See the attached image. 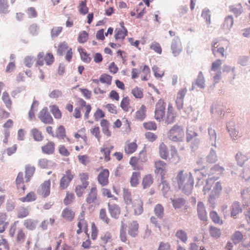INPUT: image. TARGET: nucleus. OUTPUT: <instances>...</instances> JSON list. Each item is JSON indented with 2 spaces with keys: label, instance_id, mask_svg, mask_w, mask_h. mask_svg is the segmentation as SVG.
<instances>
[{
  "label": "nucleus",
  "instance_id": "obj_1",
  "mask_svg": "<svg viewBox=\"0 0 250 250\" xmlns=\"http://www.w3.org/2000/svg\"><path fill=\"white\" fill-rule=\"evenodd\" d=\"M175 181L179 189L185 193H190L194 186V178L191 172L181 169L177 173Z\"/></svg>",
  "mask_w": 250,
  "mask_h": 250
},
{
  "label": "nucleus",
  "instance_id": "obj_2",
  "mask_svg": "<svg viewBox=\"0 0 250 250\" xmlns=\"http://www.w3.org/2000/svg\"><path fill=\"white\" fill-rule=\"evenodd\" d=\"M123 200L127 210L129 208V206L131 205V208L134 215H140L143 212L144 208L142 200L139 197L133 200L131 192L129 189L123 188Z\"/></svg>",
  "mask_w": 250,
  "mask_h": 250
},
{
  "label": "nucleus",
  "instance_id": "obj_3",
  "mask_svg": "<svg viewBox=\"0 0 250 250\" xmlns=\"http://www.w3.org/2000/svg\"><path fill=\"white\" fill-rule=\"evenodd\" d=\"M167 137L172 142H181L185 138V131L183 126L174 125L167 132Z\"/></svg>",
  "mask_w": 250,
  "mask_h": 250
},
{
  "label": "nucleus",
  "instance_id": "obj_4",
  "mask_svg": "<svg viewBox=\"0 0 250 250\" xmlns=\"http://www.w3.org/2000/svg\"><path fill=\"white\" fill-rule=\"evenodd\" d=\"M212 188L210 194L212 196H218L222 190L221 183L220 182H214V180L209 178L207 180L206 184L203 188V192L205 195L208 193Z\"/></svg>",
  "mask_w": 250,
  "mask_h": 250
},
{
  "label": "nucleus",
  "instance_id": "obj_5",
  "mask_svg": "<svg viewBox=\"0 0 250 250\" xmlns=\"http://www.w3.org/2000/svg\"><path fill=\"white\" fill-rule=\"evenodd\" d=\"M18 223L19 221H16L11 226L9 229V235L11 237H13L15 235L17 243L22 244L25 240L26 235L23 229L17 226Z\"/></svg>",
  "mask_w": 250,
  "mask_h": 250
},
{
  "label": "nucleus",
  "instance_id": "obj_6",
  "mask_svg": "<svg viewBox=\"0 0 250 250\" xmlns=\"http://www.w3.org/2000/svg\"><path fill=\"white\" fill-rule=\"evenodd\" d=\"M166 109V103L163 99L158 101L155 105L154 118L159 122L164 121Z\"/></svg>",
  "mask_w": 250,
  "mask_h": 250
},
{
  "label": "nucleus",
  "instance_id": "obj_7",
  "mask_svg": "<svg viewBox=\"0 0 250 250\" xmlns=\"http://www.w3.org/2000/svg\"><path fill=\"white\" fill-rule=\"evenodd\" d=\"M54 61V57L52 53H47L44 56L43 52H39L37 57L36 65L42 66L44 62L47 65H51Z\"/></svg>",
  "mask_w": 250,
  "mask_h": 250
},
{
  "label": "nucleus",
  "instance_id": "obj_8",
  "mask_svg": "<svg viewBox=\"0 0 250 250\" xmlns=\"http://www.w3.org/2000/svg\"><path fill=\"white\" fill-rule=\"evenodd\" d=\"M85 202L92 207L94 205H99V200L98 193V189L96 187H92L89 190L85 198Z\"/></svg>",
  "mask_w": 250,
  "mask_h": 250
},
{
  "label": "nucleus",
  "instance_id": "obj_9",
  "mask_svg": "<svg viewBox=\"0 0 250 250\" xmlns=\"http://www.w3.org/2000/svg\"><path fill=\"white\" fill-rule=\"evenodd\" d=\"M66 52L65 58L67 62H70L72 58L73 52L72 48L69 47L65 42H61L59 44L57 53L60 56H62L64 52Z\"/></svg>",
  "mask_w": 250,
  "mask_h": 250
},
{
  "label": "nucleus",
  "instance_id": "obj_10",
  "mask_svg": "<svg viewBox=\"0 0 250 250\" xmlns=\"http://www.w3.org/2000/svg\"><path fill=\"white\" fill-rule=\"evenodd\" d=\"M74 177L73 172L68 169L65 172L60 181V187L62 189H66L69 185L70 182Z\"/></svg>",
  "mask_w": 250,
  "mask_h": 250
},
{
  "label": "nucleus",
  "instance_id": "obj_11",
  "mask_svg": "<svg viewBox=\"0 0 250 250\" xmlns=\"http://www.w3.org/2000/svg\"><path fill=\"white\" fill-rule=\"evenodd\" d=\"M188 92L186 87L181 88L177 92L175 104L178 110H181L184 107V99Z\"/></svg>",
  "mask_w": 250,
  "mask_h": 250
},
{
  "label": "nucleus",
  "instance_id": "obj_12",
  "mask_svg": "<svg viewBox=\"0 0 250 250\" xmlns=\"http://www.w3.org/2000/svg\"><path fill=\"white\" fill-rule=\"evenodd\" d=\"M177 116V112L172 104L169 103L167 107V113L164 121L166 124H171L175 121Z\"/></svg>",
  "mask_w": 250,
  "mask_h": 250
},
{
  "label": "nucleus",
  "instance_id": "obj_13",
  "mask_svg": "<svg viewBox=\"0 0 250 250\" xmlns=\"http://www.w3.org/2000/svg\"><path fill=\"white\" fill-rule=\"evenodd\" d=\"M51 181L50 180L45 181L37 189V193L43 198L48 197L50 193Z\"/></svg>",
  "mask_w": 250,
  "mask_h": 250
},
{
  "label": "nucleus",
  "instance_id": "obj_14",
  "mask_svg": "<svg viewBox=\"0 0 250 250\" xmlns=\"http://www.w3.org/2000/svg\"><path fill=\"white\" fill-rule=\"evenodd\" d=\"M167 164L162 160H157L154 162V173L160 174L162 179L165 178L167 172Z\"/></svg>",
  "mask_w": 250,
  "mask_h": 250
},
{
  "label": "nucleus",
  "instance_id": "obj_15",
  "mask_svg": "<svg viewBox=\"0 0 250 250\" xmlns=\"http://www.w3.org/2000/svg\"><path fill=\"white\" fill-rule=\"evenodd\" d=\"M109 172L107 169H102L97 176L98 183L102 186H106L109 183Z\"/></svg>",
  "mask_w": 250,
  "mask_h": 250
},
{
  "label": "nucleus",
  "instance_id": "obj_16",
  "mask_svg": "<svg viewBox=\"0 0 250 250\" xmlns=\"http://www.w3.org/2000/svg\"><path fill=\"white\" fill-rule=\"evenodd\" d=\"M138 146L137 141L135 140L133 142L127 140L125 144L124 151L127 155H130L135 152L138 148Z\"/></svg>",
  "mask_w": 250,
  "mask_h": 250
},
{
  "label": "nucleus",
  "instance_id": "obj_17",
  "mask_svg": "<svg viewBox=\"0 0 250 250\" xmlns=\"http://www.w3.org/2000/svg\"><path fill=\"white\" fill-rule=\"evenodd\" d=\"M38 117L44 124H50L53 123V119L46 107L43 108L40 112Z\"/></svg>",
  "mask_w": 250,
  "mask_h": 250
},
{
  "label": "nucleus",
  "instance_id": "obj_18",
  "mask_svg": "<svg viewBox=\"0 0 250 250\" xmlns=\"http://www.w3.org/2000/svg\"><path fill=\"white\" fill-rule=\"evenodd\" d=\"M108 210L112 218L118 219L121 213V209L116 204H107Z\"/></svg>",
  "mask_w": 250,
  "mask_h": 250
},
{
  "label": "nucleus",
  "instance_id": "obj_19",
  "mask_svg": "<svg viewBox=\"0 0 250 250\" xmlns=\"http://www.w3.org/2000/svg\"><path fill=\"white\" fill-rule=\"evenodd\" d=\"M181 159L178 150L175 147L171 146L170 149V155L168 156L167 160L174 165H176L180 162Z\"/></svg>",
  "mask_w": 250,
  "mask_h": 250
},
{
  "label": "nucleus",
  "instance_id": "obj_20",
  "mask_svg": "<svg viewBox=\"0 0 250 250\" xmlns=\"http://www.w3.org/2000/svg\"><path fill=\"white\" fill-rule=\"evenodd\" d=\"M139 225L137 221L134 220L129 222L127 225L128 234L132 237H136L139 232Z\"/></svg>",
  "mask_w": 250,
  "mask_h": 250
},
{
  "label": "nucleus",
  "instance_id": "obj_21",
  "mask_svg": "<svg viewBox=\"0 0 250 250\" xmlns=\"http://www.w3.org/2000/svg\"><path fill=\"white\" fill-rule=\"evenodd\" d=\"M222 45L223 44L222 42L218 40H215L212 42L211 44V50L214 55L215 52H217L221 54L222 57H225V49Z\"/></svg>",
  "mask_w": 250,
  "mask_h": 250
},
{
  "label": "nucleus",
  "instance_id": "obj_22",
  "mask_svg": "<svg viewBox=\"0 0 250 250\" xmlns=\"http://www.w3.org/2000/svg\"><path fill=\"white\" fill-rule=\"evenodd\" d=\"M197 211L198 217L203 221L207 220V213L205 206L202 202H199L197 204Z\"/></svg>",
  "mask_w": 250,
  "mask_h": 250
},
{
  "label": "nucleus",
  "instance_id": "obj_23",
  "mask_svg": "<svg viewBox=\"0 0 250 250\" xmlns=\"http://www.w3.org/2000/svg\"><path fill=\"white\" fill-rule=\"evenodd\" d=\"M242 208L238 202H234L230 207V216L234 219L237 217V215L241 213Z\"/></svg>",
  "mask_w": 250,
  "mask_h": 250
},
{
  "label": "nucleus",
  "instance_id": "obj_24",
  "mask_svg": "<svg viewBox=\"0 0 250 250\" xmlns=\"http://www.w3.org/2000/svg\"><path fill=\"white\" fill-rule=\"evenodd\" d=\"M171 49L174 56H178L182 50L181 41L179 40H173L171 43Z\"/></svg>",
  "mask_w": 250,
  "mask_h": 250
},
{
  "label": "nucleus",
  "instance_id": "obj_25",
  "mask_svg": "<svg viewBox=\"0 0 250 250\" xmlns=\"http://www.w3.org/2000/svg\"><path fill=\"white\" fill-rule=\"evenodd\" d=\"M147 108L145 104H142L135 113V118L138 121H143L146 116Z\"/></svg>",
  "mask_w": 250,
  "mask_h": 250
},
{
  "label": "nucleus",
  "instance_id": "obj_26",
  "mask_svg": "<svg viewBox=\"0 0 250 250\" xmlns=\"http://www.w3.org/2000/svg\"><path fill=\"white\" fill-rule=\"evenodd\" d=\"M41 149L44 154H52L55 152V144L53 142L49 141L47 143L42 146Z\"/></svg>",
  "mask_w": 250,
  "mask_h": 250
},
{
  "label": "nucleus",
  "instance_id": "obj_27",
  "mask_svg": "<svg viewBox=\"0 0 250 250\" xmlns=\"http://www.w3.org/2000/svg\"><path fill=\"white\" fill-rule=\"evenodd\" d=\"M128 31L126 28H116L114 38L116 41H123L127 35Z\"/></svg>",
  "mask_w": 250,
  "mask_h": 250
},
{
  "label": "nucleus",
  "instance_id": "obj_28",
  "mask_svg": "<svg viewBox=\"0 0 250 250\" xmlns=\"http://www.w3.org/2000/svg\"><path fill=\"white\" fill-rule=\"evenodd\" d=\"M7 220V215L6 213L0 212V233H3L7 228L9 224Z\"/></svg>",
  "mask_w": 250,
  "mask_h": 250
},
{
  "label": "nucleus",
  "instance_id": "obj_29",
  "mask_svg": "<svg viewBox=\"0 0 250 250\" xmlns=\"http://www.w3.org/2000/svg\"><path fill=\"white\" fill-rule=\"evenodd\" d=\"M36 170L35 167L31 165L27 164L25 166V175L26 182L30 181L31 178L33 176Z\"/></svg>",
  "mask_w": 250,
  "mask_h": 250
},
{
  "label": "nucleus",
  "instance_id": "obj_30",
  "mask_svg": "<svg viewBox=\"0 0 250 250\" xmlns=\"http://www.w3.org/2000/svg\"><path fill=\"white\" fill-rule=\"evenodd\" d=\"M129 165L132 167L133 170H141L143 169V166L140 163L136 156H132L129 162Z\"/></svg>",
  "mask_w": 250,
  "mask_h": 250
},
{
  "label": "nucleus",
  "instance_id": "obj_31",
  "mask_svg": "<svg viewBox=\"0 0 250 250\" xmlns=\"http://www.w3.org/2000/svg\"><path fill=\"white\" fill-rule=\"evenodd\" d=\"M159 153L160 157L165 160H167L168 156V150L167 147L162 142L160 144L159 146Z\"/></svg>",
  "mask_w": 250,
  "mask_h": 250
},
{
  "label": "nucleus",
  "instance_id": "obj_32",
  "mask_svg": "<svg viewBox=\"0 0 250 250\" xmlns=\"http://www.w3.org/2000/svg\"><path fill=\"white\" fill-rule=\"evenodd\" d=\"M75 215V212L69 208H65L62 212V217L68 221H72Z\"/></svg>",
  "mask_w": 250,
  "mask_h": 250
},
{
  "label": "nucleus",
  "instance_id": "obj_33",
  "mask_svg": "<svg viewBox=\"0 0 250 250\" xmlns=\"http://www.w3.org/2000/svg\"><path fill=\"white\" fill-rule=\"evenodd\" d=\"M23 183L24 181L23 173L22 172H19L16 179V184L17 185L18 189L19 190L20 188L22 190V194L24 193V190L25 189V187Z\"/></svg>",
  "mask_w": 250,
  "mask_h": 250
},
{
  "label": "nucleus",
  "instance_id": "obj_34",
  "mask_svg": "<svg viewBox=\"0 0 250 250\" xmlns=\"http://www.w3.org/2000/svg\"><path fill=\"white\" fill-rule=\"evenodd\" d=\"M153 182V176L148 174L144 176L142 179V185L144 189L149 188Z\"/></svg>",
  "mask_w": 250,
  "mask_h": 250
},
{
  "label": "nucleus",
  "instance_id": "obj_35",
  "mask_svg": "<svg viewBox=\"0 0 250 250\" xmlns=\"http://www.w3.org/2000/svg\"><path fill=\"white\" fill-rule=\"evenodd\" d=\"M79 107L81 109L84 108V116L86 119L88 118V115L91 110V107L89 104H86V102L82 99L78 101Z\"/></svg>",
  "mask_w": 250,
  "mask_h": 250
},
{
  "label": "nucleus",
  "instance_id": "obj_36",
  "mask_svg": "<svg viewBox=\"0 0 250 250\" xmlns=\"http://www.w3.org/2000/svg\"><path fill=\"white\" fill-rule=\"evenodd\" d=\"M99 217V219L106 225H109L111 222V220L108 217L105 208H102L100 209Z\"/></svg>",
  "mask_w": 250,
  "mask_h": 250
},
{
  "label": "nucleus",
  "instance_id": "obj_37",
  "mask_svg": "<svg viewBox=\"0 0 250 250\" xmlns=\"http://www.w3.org/2000/svg\"><path fill=\"white\" fill-rule=\"evenodd\" d=\"M36 199L37 195L34 191H30L26 196L19 198V200L23 203L34 202Z\"/></svg>",
  "mask_w": 250,
  "mask_h": 250
},
{
  "label": "nucleus",
  "instance_id": "obj_38",
  "mask_svg": "<svg viewBox=\"0 0 250 250\" xmlns=\"http://www.w3.org/2000/svg\"><path fill=\"white\" fill-rule=\"evenodd\" d=\"M29 214V208L28 207L22 206L20 207L17 210V217L19 218H23Z\"/></svg>",
  "mask_w": 250,
  "mask_h": 250
},
{
  "label": "nucleus",
  "instance_id": "obj_39",
  "mask_svg": "<svg viewBox=\"0 0 250 250\" xmlns=\"http://www.w3.org/2000/svg\"><path fill=\"white\" fill-rule=\"evenodd\" d=\"M120 107L125 112L129 111L130 106V100L128 96L124 97L120 103Z\"/></svg>",
  "mask_w": 250,
  "mask_h": 250
},
{
  "label": "nucleus",
  "instance_id": "obj_40",
  "mask_svg": "<svg viewBox=\"0 0 250 250\" xmlns=\"http://www.w3.org/2000/svg\"><path fill=\"white\" fill-rule=\"evenodd\" d=\"M224 169L223 167H221L218 165H215L210 170V174L212 175H216L217 176L214 177V180H216L219 178V176L221 175Z\"/></svg>",
  "mask_w": 250,
  "mask_h": 250
},
{
  "label": "nucleus",
  "instance_id": "obj_41",
  "mask_svg": "<svg viewBox=\"0 0 250 250\" xmlns=\"http://www.w3.org/2000/svg\"><path fill=\"white\" fill-rule=\"evenodd\" d=\"M131 93L135 98L137 99H141L144 97L143 89L137 86L131 89Z\"/></svg>",
  "mask_w": 250,
  "mask_h": 250
},
{
  "label": "nucleus",
  "instance_id": "obj_42",
  "mask_svg": "<svg viewBox=\"0 0 250 250\" xmlns=\"http://www.w3.org/2000/svg\"><path fill=\"white\" fill-rule=\"evenodd\" d=\"M9 5L7 0H0V14H8L10 12Z\"/></svg>",
  "mask_w": 250,
  "mask_h": 250
},
{
  "label": "nucleus",
  "instance_id": "obj_43",
  "mask_svg": "<svg viewBox=\"0 0 250 250\" xmlns=\"http://www.w3.org/2000/svg\"><path fill=\"white\" fill-rule=\"evenodd\" d=\"M141 173L139 171L133 172L130 178V184L133 187H136L139 184Z\"/></svg>",
  "mask_w": 250,
  "mask_h": 250
},
{
  "label": "nucleus",
  "instance_id": "obj_44",
  "mask_svg": "<svg viewBox=\"0 0 250 250\" xmlns=\"http://www.w3.org/2000/svg\"><path fill=\"white\" fill-rule=\"evenodd\" d=\"M37 223L38 221L37 220H34L32 219H27L24 221L23 226L26 229L33 230L36 229Z\"/></svg>",
  "mask_w": 250,
  "mask_h": 250
},
{
  "label": "nucleus",
  "instance_id": "obj_45",
  "mask_svg": "<svg viewBox=\"0 0 250 250\" xmlns=\"http://www.w3.org/2000/svg\"><path fill=\"white\" fill-rule=\"evenodd\" d=\"M31 135L33 138L36 141L40 142L42 141L43 139V136L39 129L36 128H34L31 130Z\"/></svg>",
  "mask_w": 250,
  "mask_h": 250
},
{
  "label": "nucleus",
  "instance_id": "obj_46",
  "mask_svg": "<svg viewBox=\"0 0 250 250\" xmlns=\"http://www.w3.org/2000/svg\"><path fill=\"white\" fill-rule=\"evenodd\" d=\"M113 148V146L111 145L108 147H102L101 148L100 151L103 154L105 162H108L110 160V154Z\"/></svg>",
  "mask_w": 250,
  "mask_h": 250
},
{
  "label": "nucleus",
  "instance_id": "obj_47",
  "mask_svg": "<svg viewBox=\"0 0 250 250\" xmlns=\"http://www.w3.org/2000/svg\"><path fill=\"white\" fill-rule=\"evenodd\" d=\"M1 99L6 107L9 110H10L12 108V102L10 98L9 93L7 91L3 92Z\"/></svg>",
  "mask_w": 250,
  "mask_h": 250
},
{
  "label": "nucleus",
  "instance_id": "obj_48",
  "mask_svg": "<svg viewBox=\"0 0 250 250\" xmlns=\"http://www.w3.org/2000/svg\"><path fill=\"white\" fill-rule=\"evenodd\" d=\"M86 3L87 0H82L79 2L78 6V11L83 15H85L88 12V8Z\"/></svg>",
  "mask_w": 250,
  "mask_h": 250
},
{
  "label": "nucleus",
  "instance_id": "obj_49",
  "mask_svg": "<svg viewBox=\"0 0 250 250\" xmlns=\"http://www.w3.org/2000/svg\"><path fill=\"white\" fill-rule=\"evenodd\" d=\"M100 125L103 133L107 137L111 136V132L109 130V123L105 119H102L100 123Z\"/></svg>",
  "mask_w": 250,
  "mask_h": 250
},
{
  "label": "nucleus",
  "instance_id": "obj_50",
  "mask_svg": "<svg viewBox=\"0 0 250 250\" xmlns=\"http://www.w3.org/2000/svg\"><path fill=\"white\" fill-rule=\"evenodd\" d=\"M227 128L228 130L229 133V135L233 140H236L242 137V132H240L238 130H236L235 128L231 127L229 128L228 127Z\"/></svg>",
  "mask_w": 250,
  "mask_h": 250
},
{
  "label": "nucleus",
  "instance_id": "obj_51",
  "mask_svg": "<svg viewBox=\"0 0 250 250\" xmlns=\"http://www.w3.org/2000/svg\"><path fill=\"white\" fill-rule=\"evenodd\" d=\"M112 235L108 232L105 233L104 235L100 237L101 245L104 248L105 247V245L111 241Z\"/></svg>",
  "mask_w": 250,
  "mask_h": 250
},
{
  "label": "nucleus",
  "instance_id": "obj_52",
  "mask_svg": "<svg viewBox=\"0 0 250 250\" xmlns=\"http://www.w3.org/2000/svg\"><path fill=\"white\" fill-rule=\"evenodd\" d=\"M150 71L149 67L147 65L144 66L141 72V78L142 81H146L150 77Z\"/></svg>",
  "mask_w": 250,
  "mask_h": 250
},
{
  "label": "nucleus",
  "instance_id": "obj_53",
  "mask_svg": "<svg viewBox=\"0 0 250 250\" xmlns=\"http://www.w3.org/2000/svg\"><path fill=\"white\" fill-rule=\"evenodd\" d=\"M66 137L65 129L63 126L60 125L56 129L55 137L63 139Z\"/></svg>",
  "mask_w": 250,
  "mask_h": 250
},
{
  "label": "nucleus",
  "instance_id": "obj_54",
  "mask_svg": "<svg viewBox=\"0 0 250 250\" xmlns=\"http://www.w3.org/2000/svg\"><path fill=\"white\" fill-rule=\"evenodd\" d=\"M175 236L183 243H186L188 240L187 233L183 229L177 230L175 233Z\"/></svg>",
  "mask_w": 250,
  "mask_h": 250
},
{
  "label": "nucleus",
  "instance_id": "obj_55",
  "mask_svg": "<svg viewBox=\"0 0 250 250\" xmlns=\"http://www.w3.org/2000/svg\"><path fill=\"white\" fill-rule=\"evenodd\" d=\"M112 77L109 75L106 74H103L101 75L99 78V81L101 83H105L107 86L111 84Z\"/></svg>",
  "mask_w": 250,
  "mask_h": 250
},
{
  "label": "nucleus",
  "instance_id": "obj_56",
  "mask_svg": "<svg viewBox=\"0 0 250 250\" xmlns=\"http://www.w3.org/2000/svg\"><path fill=\"white\" fill-rule=\"evenodd\" d=\"M89 176L87 173H80L79 174V178L81 182V184L80 185L87 188L89 185Z\"/></svg>",
  "mask_w": 250,
  "mask_h": 250
},
{
  "label": "nucleus",
  "instance_id": "obj_57",
  "mask_svg": "<svg viewBox=\"0 0 250 250\" xmlns=\"http://www.w3.org/2000/svg\"><path fill=\"white\" fill-rule=\"evenodd\" d=\"M235 159L238 164L241 166H243L248 159L247 156L241 152L237 153L235 155Z\"/></svg>",
  "mask_w": 250,
  "mask_h": 250
},
{
  "label": "nucleus",
  "instance_id": "obj_58",
  "mask_svg": "<svg viewBox=\"0 0 250 250\" xmlns=\"http://www.w3.org/2000/svg\"><path fill=\"white\" fill-rule=\"evenodd\" d=\"M155 214L160 219H162L164 214V208L161 204H157L155 206L154 209Z\"/></svg>",
  "mask_w": 250,
  "mask_h": 250
},
{
  "label": "nucleus",
  "instance_id": "obj_59",
  "mask_svg": "<svg viewBox=\"0 0 250 250\" xmlns=\"http://www.w3.org/2000/svg\"><path fill=\"white\" fill-rule=\"evenodd\" d=\"M50 111L55 118L60 119L62 118V113L58 106L53 105L50 106Z\"/></svg>",
  "mask_w": 250,
  "mask_h": 250
},
{
  "label": "nucleus",
  "instance_id": "obj_60",
  "mask_svg": "<svg viewBox=\"0 0 250 250\" xmlns=\"http://www.w3.org/2000/svg\"><path fill=\"white\" fill-rule=\"evenodd\" d=\"M119 237L121 241L123 242L126 243L127 241V234L125 230V225L122 224L121 226V228L120 229V235Z\"/></svg>",
  "mask_w": 250,
  "mask_h": 250
},
{
  "label": "nucleus",
  "instance_id": "obj_61",
  "mask_svg": "<svg viewBox=\"0 0 250 250\" xmlns=\"http://www.w3.org/2000/svg\"><path fill=\"white\" fill-rule=\"evenodd\" d=\"M79 51L82 60L85 63H89L91 60L89 54H87L85 50L83 48L79 49Z\"/></svg>",
  "mask_w": 250,
  "mask_h": 250
},
{
  "label": "nucleus",
  "instance_id": "obj_62",
  "mask_svg": "<svg viewBox=\"0 0 250 250\" xmlns=\"http://www.w3.org/2000/svg\"><path fill=\"white\" fill-rule=\"evenodd\" d=\"M173 207L175 208H181L185 204V200L183 198H178L176 199H171Z\"/></svg>",
  "mask_w": 250,
  "mask_h": 250
},
{
  "label": "nucleus",
  "instance_id": "obj_63",
  "mask_svg": "<svg viewBox=\"0 0 250 250\" xmlns=\"http://www.w3.org/2000/svg\"><path fill=\"white\" fill-rule=\"evenodd\" d=\"M243 235L239 231H235L231 237V240L235 244L239 243L243 239Z\"/></svg>",
  "mask_w": 250,
  "mask_h": 250
},
{
  "label": "nucleus",
  "instance_id": "obj_64",
  "mask_svg": "<svg viewBox=\"0 0 250 250\" xmlns=\"http://www.w3.org/2000/svg\"><path fill=\"white\" fill-rule=\"evenodd\" d=\"M209 233L211 236L215 238H218L221 234V230L213 226H210Z\"/></svg>",
  "mask_w": 250,
  "mask_h": 250
}]
</instances>
